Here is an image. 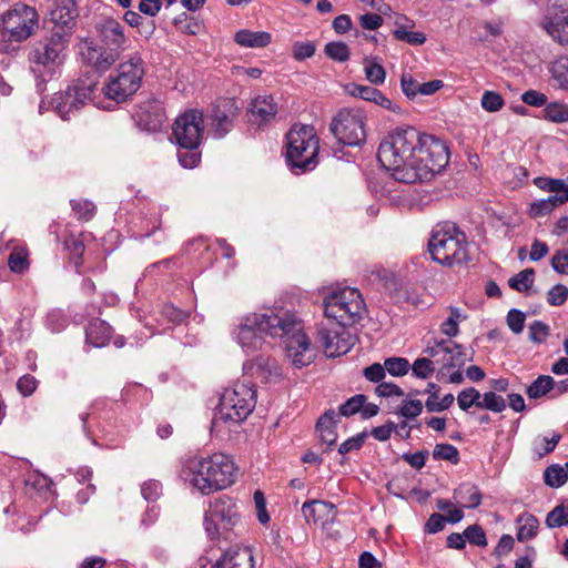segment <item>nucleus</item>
<instances>
[{
  "instance_id": "f257e3e1",
  "label": "nucleus",
  "mask_w": 568,
  "mask_h": 568,
  "mask_svg": "<svg viewBox=\"0 0 568 568\" xmlns=\"http://www.w3.org/2000/svg\"><path fill=\"white\" fill-rule=\"evenodd\" d=\"M378 161L393 171L396 181L412 184L426 182L448 164L447 145L439 139L422 134L415 128H398L381 144Z\"/></svg>"
},
{
  "instance_id": "f03ea898",
  "label": "nucleus",
  "mask_w": 568,
  "mask_h": 568,
  "mask_svg": "<svg viewBox=\"0 0 568 568\" xmlns=\"http://www.w3.org/2000/svg\"><path fill=\"white\" fill-rule=\"evenodd\" d=\"M232 335L245 353L262 349L268 335L284 338L286 355L294 366H306L314 358L310 338L303 332L301 322L283 308L243 316Z\"/></svg>"
},
{
  "instance_id": "7ed1b4c3",
  "label": "nucleus",
  "mask_w": 568,
  "mask_h": 568,
  "mask_svg": "<svg viewBox=\"0 0 568 568\" xmlns=\"http://www.w3.org/2000/svg\"><path fill=\"white\" fill-rule=\"evenodd\" d=\"M237 468L233 459L222 453L186 459L180 469V478L202 495L222 490L236 479Z\"/></svg>"
},
{
  "instance_id": "20e7f679",
  "label": "nucleus",
  "mask_w": 568,
  "mask_h": 568,
  "mask_svg": "<svg viewBox=\"0 0 568 568\" xmlns=\"http://www.w3.org/2000/svg\"><path fill=\"white\" fill-rule=\"evenodd\" d=\"M70 40L67 36L50 31L31 47L28 59L30 69L37 78L38 92L45 90L48 79H51L64 63Z\"/></svg>"
},
{
  "instance_id": "39448f33",
  "label": "nucleus",
  "mask_w": 568,
  "mask_h": 568,
  "mask_svg": "<svg viewBox=\"0 0 568 568\" xmlns=\"http://www.w3.org/2000/svg\"><path fill=\"white\" fill-rule=\"evenodd\" d=\"M468 246L466 234L454 223L437 225L428 241V252L432 258L447 266L467 263L469 261Z\"/></svg>"
},
{
  "instance_id": "423d86ee",
  "label": "nucleus",
  "mask_w": 568,
  "mask_h": 568,
  "mask_svg": "<svg viewBox=\"0 0 568 568\" xmlns=\"http://www.w3.org/2000/svg\"><path fill=\"white\" fill-rule=\"evenodd\" d=\"M320 140L312 125L295 124L286 134V162L295 174L316 168Z\"/></svg>"
},
{
  "instance_id": "0eeeda50",
  "label": "nucleus",
  "mask_w": 568,
  "mask_h": 568,
  "mask_svg": "<svg viewBox=\"0 0 568 568\" xmlns=\"http://www.w3.org/2000/svg\"><path fill=\"white\" fill-rule=\"evenodd\" d=\"M256 405V389L245 382L225 388L220 397L214 420L237 425L244 422Z\"/></svg>"
},
{
  "instance_id": "6e6552de",
  "label": "nucleus",
  "mask_w": 568,
  "mask_h": 568,
  "mask_svg": "<svg viewBox=\"0 0 568 568\" xmlns=\"http://www.w3.org/2000/svg\"><path fill=\"white\" fill-rule=\"evenodd\" d=\"M144 73V61L135 53L119 64L102 90L108 99L125 102L140 89Z\"/></svg>"
},
{
  "instance_id": "1a4fd4ad",
  "label": "nucleus",
  "mask_w": 568,
  "mask_h": 568,
  "mask_svg": "<svg viewBox=\"0 0 568 568\" xmlns=\"http://www.w3.org/2000/svg\"><path fill=\"white\" fill-rule=\"evenodd\" d=\"M364 311V300L356 288L333 291L324 298V314L335 324L352 326L362 318Z\"/></svg>"
},
{
  "instance_id": "9d476101",
  "label": "nucleus",
  "mask_w": 568,
  "mask_h": 568,
  "mask_svg": "<svg viewBox=\"0 0 568 568\" xmlns=\"http://www.w3.org/2000/svg\"><path fill=\"white\" fill-rule=\"evenodd\" d=\"M203 524L206 535L212 540L220 537L221 530L224 532L236 531L237 534L244 529L235 500L226 495L210 503Z\"/></svg>"
},
{
  "instance_id": "9b49d317",
  "label": "nucleus",
  "mask_w": 568,
  "mask_h": 568,
  "mask_svg": "<svg viewBox=\"0 0 568 568\" xmlns=\"http://www.w3.org/2000/svg\"><path fill=\"white\" fill-rule=\"evenodd\" d=\"M366 118L359 109L345 108L332 119L329 131L339 143L359 146L366 141Z\"/></svg>"
},
{
  "instance_id": "f8f14e48",
  "label": "nucleus",
  "mask_w": 568,
  "mask_h": 568,
  "mask_svg": "<svg viewBox=\"0 0 568 568\" xmlns=\"http://www.w3.org/2000/svg\"><path fill=\"white\" fill-rule=\"evenodd\" d=\"M1 21L9 39L22 42L33 34L38 27L39 16L33 7L18 2L2 14Z\"/></svg>"
},
{
  "instance_id": "ddd939ff",
  "label": "nucleus",
  "mask_w": 568,
  "mask_h": 568,
  "mask_svg": "<svg viewBox=\"0 0 568 568\" xmlns=\"http://www.w3.org/2000/svg\"><path fill=\"white\" fill-rule=\"evenodd\" d=\"M317 342L327 357H338L351 351L356 337L346 329V326L321 323L317 328Z\"/></svg>"
},
{
  "instance_id": "4468645a",
  "label": "nucleus",
  "mask_w": 568,
  "mask_h": 568,
  "mask_svg": "<svg viewBox=\"0 0 568 568\" xmlns=\"http://www.w3.org/2000/svg\"><path fill=\"white\" fill-rule=\"evenodd\" d=\"M203 114L197 110H189L176 118L173 136L182 148H199L203 135Z\"/></svg>"
},
{
  "instance_id": "2eb2a0df",
  "label": "nucleus",
  "mask_w": 568,
  "mask_h": 568,
  "mask_svg": "<svg viewBox=\"0 0 568 568\" xmlns=\"http://www.w3.org/2000/svg\"><path fill=\"white\" fill-rule=\"evenodd\" d=\"M94 92L92 85L68 87L64 91L57 92L52 98V108L63 120L70 119V115L79 111L91 100Z\"/></svg>"
},
{
  "instance_id": "dca6fc26",
  "label": "nucleus",
  "mask_w": 568,
  "mask_h": 568,
  "mask_svg": "<svg viewBox=\"0 0 568 568\" xmlns=\"http://www.w3.org/2000/svg\"><path fill=\"white\" fill-rule=\"evenodd\" d=\"M82 61L99 72L109 70L120 58L104 45H98L92 39H83L79 44Z\"/></svg>"
},
{
  "instance_id": "f3484780",
  "label": "nucleus",
  "mask_w": 568,
  "mask_h": 568,
  "mask_svg": "<svg viewBox=\"0 0 568 568\" xmlns=\"http://www.w3.org/2000/svg\"><path fill=\"white\" fill-rule=\"evenodd\" d=\"M95 31L102 45L112 50L116 54L128 49L130 40L124 34L123 26L112 18L102 19L95 23Z\"/></svg>"
},
{
  "instance_id": "a211bd4d",
  "label": "nucleus",
  "mask_w": 568,
  "mask_h": 568,
  "mask_svg": "<svg viewBox=\"0 0 568 568\" xmlns=\"http://www.w3.org/2000/svg\"><path fill=\"white\" fill-rule=\"evenodd\" d=\"M78 14L75 0H55L50 11L51 31L71 39Z\"/></svg>"
},
{
  "instance_id": "6ab92c4d",
  "label": "nucleus",
  "mask_w": 568,
  "mask_h": 568,
  "mask_svg": "<svg viewBox=\"0 0 568 568\" xmlns=\"http://www.w3.org/2000/svg\"><path fill=\"white\" fill-rule=\"evenodd\" d=\"M237 110L235 101L232 99H221L213 105L211 128L215 138L221 139L232 130Z\"/></svg>"
},
{
  "instance_id": "aec40b11",
  "label": "nucleus",
  "mask_w": 568,
  "mask_h": 568,
  "mask_svg": "<svg viewBox=\"0 0 568 568\" xmlns=\"http://www.w3.org/2000/svg\"><path fill=\"white\" fill-rule=\"evenodd\" d=\"M211 568H255L253 551L245 546H231Z\"/></svg>"
},
{
  "instance_id": "412c9836",
  "label": "nucleus",
  "mask_w": 568,
  "mask_h": 568,
  "mask_svg": "<svg viewBox=\"0 0 568 568\" xmlns=\"http://www.w3.org/2000/svg\"><path fill=\"white\" fill-rule=\"evenodd\" d=\"M347 94L361 98L364 101L373 102L393 113H400L402 109L398 104L394 103L390 99L385 97L382 91L369 85H362L357 83H349L345 87Z\"/></svg>"
},
{
  "instance_id": "4be33fe9",
  "label": "nucleus",
  "mask_w": 568,
  "mask_h": 568,
  "mask_svg": "<svg viewBox=\"0 0 568 568\" xmlns=\"http://www.w3.org/2000/svg\"><path fill=\"white\" fill-rule=\"evenodd\" d=\"M544 28L560 44L568 43V7H554L546 17Z\"/></svg>"
},
{
  "instance_id": "5701e85b",
  "label": "nucleus",
  "mask_w": 568,
  "mask_h": 568,
  "mask_svg": "<svg viewBox=\"0 0 568 568\" xmlns=\"http://www.w3.org/2000/svg\"><path fill=\"white\" fill-rule=\"evenodd\" d=\"M277 112L272 95H258L252 100L247 111L248 121L261 126L274 119Z\"/></svg>"
},
{
  "instance_id": "b1692460",
  "label": "nucleus",
  "mask_w": 568,
  "mask_h": 568,
  "mask_svg": "<svg viewBox=\"0 0 568 568\" xmlns=\"http://www.w3.org/2000/svg\"><path fill=\"white\" fill-rule=\"evenodd\" d=\"M302 514L308 524L324 523L335 516L336 507L331 501L314 499L303 504Z\"/></svg>"
},
{
  "instance_id": "393cba45",
  "label": "nucleus",
  "mask_w": 568,
  "mask_h": 568,
  "mask_svg": "<svg viewBox=\"0 0 568 568\" xmlns=\"http://www.w3.org/2000/svg\"><path fill=\"white\" fill-rule=\"evenodd\" d=\"M164 121V114L155 104H145L140 106L136 113V123L139 128L146 132H158L161 130Z\"/></svg>"
},
{
  "instance_id": "a878e982",
  "label": "nucleus",
  "mask_w": 568,
  "mask_h": 568,
  "mask_svg": "<svg viewBox=\"0 0 568 568\" xmlns=\"http://www.w3.org/2000/svg\"><path fill=\"white\" fill-rule=\"evenodd\" d=\"M338 415L334 409L325 410L316 423V430L320 434V438L328 447L335 445L337 440L336 426L338 424Z\"/></svg>"
},
{
  "instance_id": "bb28decb",
  "label": "nucleus",
  "mask_w": 568,
  "mask_h": 568,
  "mask_svg": "<svg viewBox=\"0 0 568 568\" xmlns=\"http://www.w3.org/2000/svg\"><path fill=\"white\" fill-rule=\"evenodd\" d=\"M111 326L99 318L91 321L85 329V341L94 347L105 346L111 338Z\"/></svg>"
},
{
  "instance_id": "cd10ccee",
  "label": "nucleus",
  "mask_w": 568,
  "mask_h": 568,
  "mask_svg": "<svg viewBox=\"0 0 568 568\" xmlns=\"http://www.w3.org/2000/svg\"><path fill=\"white\" fill-rule=\"evenodd\" d=\"M234 41L244 48H264L271 43L272 36L266 31L242 29L234 34Z\"/></svg>"
},
{
  "instance_id": "c85d7f7f",
  "label": "nucleus",
  "mask_w": 568,
  "mask_h": 568,
  "mask_svg": "<svg viewBox=\"0 0 568 568\" xmlns=\"http://www.w3.org/2000/svg\"><path fill=\"white\" fill-rule=\"evenodd\" d=\"M447 348L448 352H445L440 359H436L437 363L442 362L443 369L462 368L466 362L471 361V357L467 356L462 345L448 341Z\"/></svg>"
},
{
  "instance_id": "c756f323",
  "label": "nucleus",
  "mask_w": 568,
  "mask_h": 568,
  "mask_svg": "<svg viewBox=\"0 0 568 568\" xmlns=\"http://www.w3.org/2000/svg\"><path fill=\"white\" fill-rule=\"evenodd\" d=\"M454 498L465 508H477L481 504L483 496L476 485L465 483L455 489Z\"/></svg>"
},
{
  "instance_id": "7c9ffc66",
  "label": "nucleus",
  "mask_w": 568,
  "mask_h": 568,
  "mask_svg": "<svg viewBox=\"0 0 568 568\" xmlns=\"http://www.w3.org/2000/svg\"><path fill=\"white\" fill-rule=\"evenodd\" d=\"M253 374L262 382L268 383L281 376V369L274 359L258 357L255 361Z\"/></svg>"
},
{
  "instance_id": "2f4dec72",
  "label": "nucleus",
  "mask_w": 568,
  "mask_h": 568,
  "mask_svg": "<svg viewBox=\"0 0 568 568\" xmlns=\"http://www.w3.org/2000/svg\"><path fill=\"white\" fill-rule=\"evenodd\" d=\"M517 523L519 524L517 539L521 542L534 538L539 528L537 517L529 513H524L518 516Z\"/></svg>"
},
{
  "instance_id": "473e14b6",
  "label": "nucleus",
  "mask_w": 568,
  "mask_h": 568,
  "mask_svg": "<svg viewBox=\"0 0 568 568\" xmlns=\"http://www.w3.org/2000/svg\"><path fill=\"white\" fill-rule=\"evenodd\" d=\"M555 387V379L549 375H539L526 389L530 399H539L548 394L551 395Z\"/></svg>"
},
{
  "instance_id": "72a5a7b5",
  "label": "nucleus",
  "mask_w": 568,
  "mask_h": 568,
  "mask_svg": "<svg viewBox=\"0 0 568 568\" xmlns=\"http://www.w3.org/2000/svg\"><path fill=\"white\" fill-rule=\"evenodd\" d=\"M542 118L554 123L568 122V106L559 102L547 103L542 110Z\"/></svg>"
},
{
  "instance_id": "f704fd0d",
  "label": "nucleus",
  "mask_w": 568,
  "mask_h": 568,
  "mask_svg": "<svg viewBox=\"0 0 568 568\" xmlns=\"http://www.w3.org/2000/svg\"><path fill=\"white\" fill-rule=\"evenodd\" d=\"M535 271L534 268H525L511 276L508 280V285L510 288L517 292H526L528 291L534 283Z\"/></svg>"
},
{
  "instance_id": "c9c22d12",
  "label": "nucleus",
  "mask_w": 568,
  "mask_h": 568,
  "mask_svg": "<svg viewBox=\"0 0 568 568\" xmlns=\"http://www.w3.org/2000/svg\"><path fill=\"white\" fill-rule=\"evenodd\" d=\"M545 484L552 488H559L568 480L567 471L559 465H550L544 471Z\"/></svg>"
},
{
  "instance_id": "e433bc0d",
  "label": "nucleus",
  "mask_w": 568,
  "mask_h": 568,
  "mask_svg": "<svg viewBox=\"0 0 568 568\" xmlns=\"http://www.w3.org/2000/svg\"><path fill=\"white\" fill-rule=\"evenodd\" d=\"M481 394L475 387H468L460 390L457 395V403L462 410L467 412L470 407L475 406L480 408Z\"/></svg>"
},
{
  "instance_id": "4c0bfd02",
  "label": "nucleus",
  "mask_w": 568,
  "mask_h": 568,
  "mask_svg": "<svg viewBox=\"0 0 568 568\" xmlns=\"http://www.w3.org/2000/svg\"><path fill=\"white\" fill-rule=\"evenodd\" d=\"M433 458L435 460H447L453 465H457L460 460L458 449L452 444H437L433 449Z\"/></svg>"
},
{
  "instance_id": "58836bf2",
  "label": "nucleus",
  "mask_w": 568,
  "mask_h": 568,
  "mask_svg": "<svg viewBox=\"0 0 568 568\" xmlns=\"http://www.w3.org/2000/svg\"><path fill=\"white\" fill-rule=\"evenodd\" d=\"M367 397L364 394H356L343 403L338 408V419L341 416L351 417L361 413L363 405L366 403Z\"/></svg>"
},
{
  "instance_id": "ea45409f",
  "label": "nucleus",
  "mask_w": 568,
  "mask_h": 568,
  "mask_svg": "<svg viewBox=\"0 0 568 568\" xmlns=\"http://www.w3.org/2000/svg\"><path fill=\"white\" fill-rule=\"evenodd\" d=\"M324 52L336 62H346L351 57L348 45L342 41L328 42L324 48Z\"/></svg>"
},
{
  "instance_id": "a19ab883",
  "label": "nucleus",
  "mask_w": 568,
  "mask_h": 568,
  "mask_svg": "<svg viewBox=\"0 0 568 568\" xmlns=\"http://www.w3.org/2000/svg\"><path fill=\"white\" fill-rule=\"evenodd\" d=\"M546 526L548 528H558L568 526V505H558L547 514Z\"/></svg>"
},
{
  "instance_id": "79ce46f5",
  "label": "nucleus",
  "mask_w": 568,
  "mask_h": 568,
  "mask_svg": "<svg viewBox=\"0 0 568 568\" xmlns=\"http://www.w3.org/2000/svg\"><path fill=\"white\" fill-rule=\"evenodd\" d=\"M365 75L366 79L375 85L383 84L386 78V71L384 67L374 60L365 59Z\"/></svg>"
},
{
  "instance_id": "37998d69",
  "label": "nucleus",
  "mask_w": 568,
  "mask_h": 568,
  "mask_svg": "<svg viewBox=\"0 0 568 568\" xmlns=\"http://www.w3.org/2000/svg\"><path fill=\"white\" fill-rule=\"evenodd\" d=\"M550 72L557 83L568 89V57H560L551 64Z\"/></svg>"
},
{
  "instance_id": "c03bdc74",
  "label": "nucleus",
  "mask_w": 568,
  "mask_h": 568,
  "mask_svg": "<svg viewBox=\"0 0 568 568\" xmlns=\"http://www.w3.org/2000/svg\"><path fill=\"white\" fill-rule=\"evenodd\" d=\"M481 409H488L494 413H501L506 408V400L503 396L497 395L495 392H486L481 395L480 402Z\"/></svg>"
},
{
  "instance_id": "a18cd8bd",
  "label": "nucleus",
  "mask_w": 568,
  "mask_h": 568,
  "mask_svg": "<svg viewBox=\"0 0 568 568\" xmlns=\"http://www.w3.org/2000/svg\"><path fill=\"white\" fill-rule=\"evenodd\" d=\"M199 148H182L178 149V160L180 164L185 169L195 168L201 161V153Z\"/></svg>"
},
{
  "instance_id": "49530a36",
  "label": "nucleus",
  "mask_w": 568,
  "mask_h": 568,
  "mask_svg": "<svg viewBox=\"0 0 568 568\" xmlns=\"http://www.w3.org/2000/svg\"><path fill=\"white\" fill-rule=\"evenodd\" d=\"M395 39L407 42L412 45H422L426 42V36L418 31H408L403 26L397 27L393 32Z\"/></svg>"
},
{
  "instance_id": "de8ad7c7",
  "label": "nucleus",
  "mask_w": 568,
  "mask_h": 568,
  "mask_svg": "<svg viewBox=\"0 0 568 568\" xmlns=\"http://www.w3.org/2000/svg\"><path fill=\"white\" fill-rule=\"evenodd\" d=\"M384 366L392 376H404L410 368L408 359L404 357H388L385 359Z\"/></svg>"
},
{
  "instance_id": "09e8293b",
  "label": "nucleus",
  "mask_w": 568,
  "mask_h": 568,
  "mask_svg": "<svg viewBox=\"0 0 568 568\" xmlns=\"http://www.w3.org/2000/svg\"><path fill=\"white\" fill-rule=\"evenodd\" d=\"M423 412V403L419 399H404L396 414L407 419L419 416Z\"/></svg>"
},
{
  "instance_id": "8fccbe9b",
  "label": "nucleus",
  "mask_w": 568,
  "mask_h": 568,
  "mask_svg": "<svg viewBox=\"0 0 568 568\" xmlns=\"http://www.w3.org/2000/svg\"><path fill=\"white\" fill-rule=\"evenodd\" d=\"M561 435L559 433H552L551 437H542L539 442H535L534 452L538 458H542L545 455L554 452L557 444L559 443Z\"/></svg>"
},
{
  "instance_id": "3c124183",
  "label": "nucleus",
  "mask_w": 568,
  "mask_h": 568,
  "mask_svg": "<svg viewBox=\"0 0 568 568\" xmlns=\"http://www.w3.org/2000/svg\"><path fill=\"white\" fill-rule=\"evenodd\" d=\"M550 334V327L541 321H534L529 325L528 338L535 344L544 343Z\"/></svg>"
},
{
  "instance_id": "603ef678",
  "label": "nucleus",
  "mask_w": 568,
  "mask_h": 568,
  "mask_svg": "<svg viewBox=\"0 0 568 568\" xmlns=\"http://www.w3.org/2000/svg\"><path fill=\"white\" fill-rule=\"evenodd\" d=\"M480 104L487 112H497L504 106L505 101L498 92L485 91L483 93Z\"/></svg>"
},
{
  "instance_id": "864d4df0",
  "label": "nucleus",
  "mask_w": 568,
  "mask_h": 568,
  "mask_svg": "<svg viewBox=\"0 0 568 568\" xmlns=\"http://www.w3.org/2000/svg\"><path fill=\"white\" fill-rule=\"evenodd\" d=\"M434 362L428 357H419L412 365L413 375L417 378L426 379L434 373Z\"/></svg>"
},
{
  "instance_id": "5fc2aeb1",
  "label": "nucleus",
  "mask_w": 568,
  "mask_h": 568,
  "mask_svg": "<svg viewBox=\"0 0 568 568\" xmlns=\"http://www.w3.org/2000/svg\"><path fill=\"white\" fill-rule=\"evenodd\" d=\"M534 183L540 190L550 192V193H559L560 191H566L568 185L561 179H551V178H536Z\"/></svg>"
},
{
  "instance_id": "6e6d98bb",
  "label": "nucleus",
  "mask_w": 568,
  "mask_h": 568,
  "mask_svg": "<svg viewBox=\"0 0 568 568\" xmlns=\"http://www.w3.org/2000/svg\"><path fill=\"white\" fill-rule=\"evenodd\" d=\"M71 206L78 219L89 221L94 216L95 206L88 200H72Z\"/></svg>"
},
{
  "instance_id": "4d7b16f0",
  "label": "nucleus",
  "mask_w": 568,
  "mask_h": 568,
  "mask_svg": "<svg viewBox=\"0 0 568 568\" xmlns=\"http://www.w3.org/2000/svg\"><path fill=\"white\" fill-rule=\"evenodd\" d=\"M464 536L466 540H468L469 544L478 546V547H485L487 546V538L484 529L477 525H470L464 530Z\"/></svg>"
},
{
  "instance_id": "13d9d810",
  "label": "nucleus",
  "mask_w": 568,
  "mask_h": 568,
  "mask_svg": "<svg viewBox=\"0 0 568 568\" xmlns=\"http://www.w3.org/2000/svg\"><path fill=\"white\" fill-rule=\"evenodd\" d=\"M366 437V432H362L353 437H349L338 446V453L341 455H346L353 450H359L363 447Z\"/></svg>"
},
{
  "instance_id": "bf43d9fd",
  "label": "nucleus",
  "mask_w": 568,
  "mask_h": 568,
  "mask_svg": "<svg viewBox=\"0 0 568 568\" xmlns=\"http://www.w3.org/2000/svg\"><path fill=\"white\" fill-rule=\"evenodd\" d=\"M400 88L403 93L409 99L414 100L419 94L420 83L416 81L412 74L403 73L400 78Z\"/></svg>"
},
{
  "instance_id": "052dcab7",
  "label": "nucleus",
  "mask_w": 568,
  "mask_h": 568,
  "mask_svg": "<svg viewBox=\"0 0 568 568\" xmlns=\"http://www.w3.org/2000/svg\"><path fill=\"white\" fill-rule=\"evenodd\" d=\"M526 315L524 312L511 308L507 314V325L514 334H520L524 331Z\"/></svg>"
},
{
  "instance_id": "680f3d73",
  "label": "nucleus",
  "mask_w": 568,
  "mask_h": 568,
  "mask_svg": "<svg viewBox=\"0 0 568 568\" xmlns=\"http://www.w3.org/2000/svg\"><path fill=\"white\" fill-rule=\"evenodd\" d=\"M568 298V287L562 284L554 285L547 293V302L551 306H560Z\"/></svg>"
},
{
  "instance_id": "e2e57ef3",
  "label": "nucleus",
  "mask_w": 568,
  "mask_h": 568,
  "mask_svg": "<svg viewBox=\"0 0 568 568\" xmlns=\"http://www.w3.org/2000/svg\"><path fill=\"white\" fill-rule=\"evenodd\" d=\"M316 47L311 41L295 42L293 44V58L296 61H304L315 54Z\"/></svg>"
},
{
  "instance_id": "0e129e2a",
  "label": "nucleus",
  "mask_w": 568,
  "mask_h": 568,
  "mask_svg": "<svg viewBox=\"0 0 568 568\" xmlns=\"http://www.w3.org/2000/svg\"><path fill=\"white\" fill-rule=\"evenodd\" d=\"M38 384L39 382L34 376L26 374L18 379L17 389L22 396L28 397L36 392Z\"/></svg>"
},
{
  "instance_id": "69168bd1",
  "label": "nucleus",
  "mask_w": 568,
  "mask_h": 568,
  "mask_svg": "<svg viewBox=\"0 0 568 568\" xmlns=\"http://www.w3.org/2000/svg\"><path fill=\"white\" fill-rule=\"evenodd\" d=\"M162 493V485L160 481L150 479L144 481L141 486V494L148 501L156 500Z\"/></svg>"
},
{
  "instance_id": "338daca9",
  "label": "nucleus",
  "mask_w": 568,
  "mask_h": 568,
  "mask_svg": "<svg viewBox=\"0 0 568 568\" xmlns=\"http://www.w3.org/2000/svg\"><path fill=\"white\" fill-rule=\"evenodd\" d=\"M8 265L14 273H22L28 268L27 255L23 252L13 251L8 258Z\"/></svg>"
},
{
  "instance_id": "774afa93",
  "label": "nucleus",
  "mask_w": 568,
  "mask_h": 568,
  "mask_svg": "<svg viewBox=\"0 0 568 568\" xmlns=\"http://www.w3.org/2000/svg\"><path fill=\"white\" fill-rule=\"evenodd\" d=\"M551 266L559 274H568V253L558 251L551 258Z\"/></svg>"
}]
</instances>
